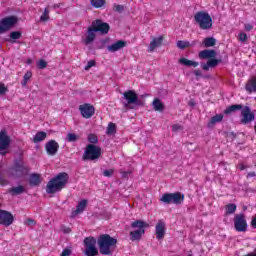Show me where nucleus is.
<instances>
[{
  "mask_svg": "<svg viewBox=\"0 0 256 256\" xmlns=\"http://www.w3.org/2000/svg\"><path fill=\"white\" fill-rule=\"evenodd\" d=\"M83 245L85 247L83 254L86 256H97L99 253L100 255L113 256L115 249H117V239L109 234H102L98 239L89 236L83 240ZM97 245L99 249H97Z\"/></svg>",
  "mask_w": 256,
  "mask_h": 256,
  "instance_id": "nucleus-1",
  "label": "nucleus"
},
{
  "mask_svg": "<svg viewBox=\"0 0 256 256\" xmlns=\"http://www.w3.org/2000/svg\"><path fill=\"white\" fill-rule=\"evenodd\" d=\"M235 111H241L240 114V124L241 125H249L255 121V113L251 111V107L243 106L241 104H234L229 106L227 109L224 110V115H231V113Z\"/></svg>",
  "mask_w": 256,
  "mask_h": 256,
  "instance_id": "nucleus-2",
  "label": "nucleus"
},
{
  "mask_svg": "<svg viewBox=\"0 0 256 256\" xmlns=\"http://www.w3.org/2000/svg\"><path fill=\"white\" fill-rule=\"evenodd\" d=\"M69 182V174L66 172L58 173L54 178H52L46 185V193L48 195H54V193H59V191L67 187Z\"/></svg>",
  "mask_w": 256,
  "mask_h": 256,
  "instance_id": "nucleus-3",
  "label": "nucleus"
},
{
  "mask_svg": "<svg viewBox=\"0 0 256 256\" xmlns=\"http://www.w3.org/2000/svg\"><path fill=\"white\" fill-rule=\"evenodd\" d=\"M29 171L31 168L21 160H15L14 166L10 167L6 170L8 177H13L14 179H20V177H25V175H29Z\"/></svg>",
  "mask_w": 256,
  "mask_h": 256,
  "instance_id": "nucleus-4",
  "label": "nucleus"
},
{
  "mask_svg": "<svg viewBox=\"0 0 256 256\" xmlns=\"http://www.w3.org/2000/svg\"><path fill=\"white\" fill-rule=\"evenodd\" d=\"M194 21L202 31H211L213 29V18L205 11H198L194 15Z\"/></svg>",
  "mask_w": 256,
  "mask_h": 256,
  "instance_id": "nucleus-5",
  "label": "nucleus"
},
{
  "mask_svg": "<svg viewBox=\"0 0 256 256\" xmlns=\"http://www.w3.org/2000/svg\"><path fill=\"white\" fill-rule=\"evenodd\" d=\"M132 229H136L130 232L131 241H141V237L145 235V229L149 227V224L143 220H136L131 223Z\"/></svg>",
  "mask_w": 256,
  "mask_h": 256,
  "instance_id": "nucleus-6",
  "label": "nucleus"
},
{
  "mask_svg": "<svg viewBox=\"0 0 256 256\" xmlns=\"http://www.w3.org/2000/svg\"><path fill=\"white\" fill-rule=\"evenodd\" d=\"M123 97L126 102H124V107H129V105H136V107H144L145 101L139 99V95L135 90H128L123 93Z\"/></svg>",
  "mask_w": 256,
  "mask_h": 256,
  "instance_id": "nucleus-7",
  "label": "nucleus"
},
{
  "mask_svg": "<svg viewBox=\"0 0 256 256\" xmlns=\"http://www.w3.org/2000/svg\"><path fill=\"white\" fill-rule=\"evenodd\" d=\"M160 201L166 205H171V203L173 205H181V203L185 201V194L181 192L164 193L160 198Z\"/></svg>",
  "mask_w": 256,
  "mask_h": 256,
  "instance_id": "nucleus-8",
  "label": "nucleus"
},
{
  "mask_svg": "<svg viewBox=\"0 0 256 256\" xmlns=\"http://www.w3.org/2000/svg\"><path fill=\"white\" fill-rule=\"evenodd\" d=\"M101 157V147L88 144L82 156L83 161H95Z\"/></svg>",
  "mask_w": 256,
  "mask_h": 256,
  "instance_id": "nucleus-9",
  "label": "nucleus"
},
{
  "mask_svg": "<svg viewBox=\"0 0 256 256\" xmlns=\"http://www.w3.org/2000/svg\"><path fill=\"white\" fill-rule=\"evenodd\" d=\"M17 23H19V18L14 15L2 18L0 20V34L11 31V29H13Z\"/></svg>",
  "mask_w": 256,
  "mask_h": 256,
  "instance_id": "nucleus-10",
  "label": "nucleus"
},
{
  "mask_svg": "<svg viewBox=\"0 0 256 256\" xmlns=\"http://www.w3.org/2000/svg\"><path fill=\"white\" fill-rule=\"evenodd\" d=\"M247 219H245V214H237L234 217V228L238 233H245L247 231Z\"/></svg>",
  "mask_w": 256,
  "mask_h": 256,
  "instance_id": "nucleus-11",
  "label": "nucleus"
},
{
  "mask_svg": "<svg viewBox=\"0 0 256 256\" xmlns=\"http://www.w3.org/2000/svg\"><path fill=\"white\" fill-rule=\"evenodd\" d=\"M91 27L96 33H101V35H107V33H109V29H111L109 23L103 22V20L100 19L93 21Z\"/></svg>",
  "mask_w": 256,
  "mask_h": 256,
  "instance_id": "nucleus-12",
  "label": "nucleus"
},
{
  "mask_svg": "<svg viewBox=\"0 0 256 256\" xmlns=\"http://www.w3.org/2000/svg\"><path fill=\"white\" fill-rule=\"evenodd\" d=\"M15 222V216L7 210H0V225L9 227Z\"/></svg>",
  "mask_w": 256,
  "mask_h": 256,
  "instance_id": "nucleus-13",
  "label": "nucleus"
},
{
  "mask_svg": "<svg viewBox=\"0 0 256 256\" xmlns=\"http://www.w3.org/2000/svg\"><path fill=\"white\" fill-rule=\"evenodd\" d=\"M80 114L84 119H91L95 115V106L86 103L79 106Z\"/></svg>",
  "mask_w": 256,
  "mask_h": 256,
  "instance_id": "nucleus-14",
  "label": "nucleus"
},
{
  "mask_svg": "<svg viewBox=\"0 0 256 256\" xmlns=\"http://www.w3.org/2000/svg\"><path fill=\"white\" fill-rule=\"evenodd\" d=\"M45 150L47 155L53 157L59 152V143H57L55 140H50L45 144Z\"/></svg>",
  "mask_w": 256,
  "mask_h": 256,
  "instance_id": "nucleus-15",
  "label": "nucleus"
},
{
  "mask_svg": "<svg viewBox=\"0 0 256 256\" xmlns=\"http://www.w3.org/2000/svg\"><path fill=\"white\" fill-rule=\"evenodd\" d=\"M11 145V137L7 135L6 130L0 131V151H5Z\"/></svg>",
  "mask_w": 256,
  "mask_h": 256,
  "instance_id": "nucleus-16",
  "label": "nucleus"
},
{
  "mask_svg": "<svg viewBox=\"0 0 256 256\" xmlns=\"http://www.w3.org/2000/svg\"><path fill=\"white\" fill-rule=\"evenodd\" d=\"M124 47H127V42L125 40H118L117 42L107 46V50L110 53H115L117 51H121Z\"/></svg>",
  "mask_w": 256,
  "mask_h": 256,
  "instance_id": "nucleus-17",
  "label": "nucleus"
},
{
  "mask_svg": "<svg viewBox=\"0 0 256 256\" xmlns=\"http://www.w3.org/2000/svg\"><path fill=\"white\" fill-rule=\"evenodd\" d=\"M199 59H215L217 57V51L205 49L199 52Z\"/></svg>",
  "mask_w": 256,
  "mask_h": 256,
  "instance_id": "nucleus-18",
  "label": "nucleus"
},
{
  "mask_svg": "<svg viewBox=\"0 0 256 256\" xmlns=\"http://www.w3.org/2000/svg\"><path fill=\"white\" fill-rule=\"evenodd\" d=\"M97 33L92 26H90L86 32V38L84 40L85 45H91L93 41H95V38L97 37Z\"/></svg>",
  "mask_w": 256,
  "mask_h": 256,
  "instance_id": "nucleus-19",
  "label": "nucleus"
},
{
  "mask_svg": "<svg viewBox=\"0 0 256 256\" xmlns=\"http://www.w3.org/2000/svg\"><path fill=\"white\" fill-rule=\"evenodd\" d=\"M163 237H165V223L163 220H159L156 224V238L161 240Z\"/></svg>",
  "mask_w": 256,
  "mask_h": 256,
  "instance_id": "nucleus-20",
  "label": "nucleus"
},
{
  "mask_svg": "<svg viewBox=\"0 0 256 256\" xmlns=\"http://www.w3.org/2000/svg\"><path fill=\"white\" fill-rule=\"evenodd\" d=\"M41 174L32 173L29 177V185L30 187H39L41 185Z\"/></svg>",
  "mask_w": 256,
  "mask_h": 256,
  "instance_id": "nucleus-21",
  "label": "nucleus"
},
{
  "mask_svg": "<svg viewBox=\"0 0 256 256\" xmlns=\"http://www.w3.org/2000/svg\"><path fill=\"white\" fill-rule=\"evenodd\" d=\"M163 36H159L157 38H153V40L150 42L148 51L150 53H153L157 47H161L163 44Z\"/></svg>",
  "mask_w": 256,
  "mask_h": 256,
  "instance_id": "nucleus-22",
  "label": "nucleus"
},
{
  "mask_svg": "<svg viewBox=\"0 0 256 256\" xmlns=\"http://www.w3.org/2000/svg\"><path fill=\"white\" fill-rule=\"evenodd\" d=\"M85 207H87V200L80 201L76 206V210L72 211L71 213L72 219H75L79 213H83L85 211Z\"/></svg>",
  "mask_w": 256,
  "mask_h": 256,
  "instance_id": "nucleus-23",
  "label": "nucleus"
},
{
  "mask_svg": "<svg viewBox=\"0 0 256 256\" xmlns=\"http://www.w3.org/2000/svg\"><path fill=\"white\" fill-rule=\"evenodd\" d=\"M152 107L154 111H158L159 113H163L165 111V104L159 98H155L152 102Z\"/></svg>",
  "mask_w": 256,
  "mask_h": 256,
  "instance_id": "nucleus-24",
  "label": "nucleus"
},
{
  "mask_svg": "<svg viewBox=\"0 0 256 256\" xmlns=\"http://www.w3.org/2000/svg\"><path fill=\"white\" fill-rule=\"evenodd\" d=\"M8 193L12 195V197H15L17 195H23V193H25V186L19 185L16 187H12L8 190Z\"/></svg>",
  "mask_w": 256,
  "mask_h": 256,
  "instance_id": "nucleus-25",
  "label": "nucleus"
},
{
  "mask_svg": "<svg viewBox=\"0 0 256 256\" xmlns=\"http://www.w3.org/2000/svg\"><path fill=\"white\" fill-rule=\"evenodd\" d=\"M179 63L184 67H199V62L187 58H180Z\"/></svg>",
  "mask_w": 256,
  "mask_h": 256,
  "instance_id": "nucleus-26",
  "label": "nucleus"
},
{
  "mask_svg": "<svg viewBox=\"0 0 256 256\" xmlns=\"http://www.w3.org/2000/svg\"><path fill=\"white\" fill-rule=\"evenodd\" d=\"M246 91L248 93H256V78H252L247 82Z\"/></svg>",
  "mask_w": 256,
  "mask_h": 256,
  "instance_id": "nucleus-27",
  "label": "nucleus"
},
{
  "mask_svg": "<svg viewBox=\"0 0 256 256\" xmlns=\"http://www.w3.org/2000/svg\"><path fill=\"white\" fill-rule=\"evenodd\" d=\"M45 139H47V133L40 131L33 137V143H41V141H45Z\"/></svg>",
  "mask_w": 256,
  "mask_h": 256,
  "instance_id": "nucleus-28",
  "label": "nucleus"
},
{
  "mask_svg": "<svg viewBox=\"0 0 256 256\" xmlns=\"http://www.w3.org/2000/svg\"><path fill=\"white\" fill-rule=\"evenodd\" d=\"M197 41H193L192 43L188 42V41H183V40H179L177 42V47L178 49H187V47H193L194 45H196Z\"/></svg>",
  "mask_w": 256,
  "mask_h": 256,
  "instance_id": "nucleus-29",
  "label": "nucleus"
},
{
  "mask_svg": "<svg viewBox=\"0 0 256 256\" xmlns=\"http://www.w3.org/2000/svg\"><path fill=\"white\" fill-rule=\"evenodd\" d=\"M203 45L205 47H215V45H217V39L214 37H207L203 40Z\"/></svg>",
  "mask_w": 256,
  "mask_h": 256,
  "instance_id": "nucleus-30",
  "label": "nucleus"
},
{
  "mask_svg": "<svg viewBox=\"0 0 256 256\" xmlns=\"http://www.w3.org/2000/svg\"><path fill=\"white\" fill-rule=\"evenodd\" d=\"M223 114H217L213 116L208 124V127H211V125H215V123H221L223 121Z\"/></svg>",
  "mask_w": 256,
  "mask_h": 256,
  "instance_id": "nucleus-31",
  "label": "nucleus"
},
{
  "mask_svg": "<svg viewBox=\"0 0 256 256\" xmlns=\"http://www.w3.org/2000/svg\"><path fill=\"white\" fill-rule=\"evenodd\" d=\"M107 135H115L117 133V125L113 122H110L106 131Z\"/></svg>",
  "mask_w": 256,
  "mask_h": 256,
  "instance_id": "nucleus-32",
  "label": "nucleus"
},
{
  "mask_svg": "<svg viewBox=\"0 0 256 256\" xmlns=\"http://www.w3.org/2000/svg\"><path fill=\"white\" fill-rule=\"evenodd\" d=\"M66 141H68V143H76V141H79V136L75 133L69 132L66 136Z\"/></svg>",
  "mask_w": 256,
  "mask_h": 256,
  "instance_id": "nucleus-33",
  "label": "nucleus"
},
{
  "mask_svg": "<svg viewBox=\"0 0 256 256\" xmlns=\"http://www.w3.org/2000/svg\"><path fill=\"white\" fill-rule=\"evenodd\" d=\"M109 38H104L96 42V49H105V46L109 43Z\"/></svg>",
  "mask_w": 256,
  "mask_h": 256,
  "instance_id": "nucleus-34",
  "label": "nucleus"
},
{
  "mask_svg": "<svg viewBox=\"0 0 256 256\" xmlns=\"http://www.w3.org/2000/svg\"><path fill=\"white\" fill-rule=\"evenodd\" d=\"M90 5L95 7V9H101L105 5V0H91Z\"/></svg>",
  "mask_w": 256,
  "mask_h": 256,
  "instance_id": "nucleus-35",
  "label": "nucleus"
},
{
  "mask_svg": "<svg viewBox=\"0 0 256 256\" xmlns=\"http://www.w3.org/2000/svg\"><path fill=\"white\" fill-rule=\"evenodd\" d=\"M21 37H22V34H21V32H19V31H13V32H11L10 33V42L11 43H15V41L17 40V39H21Z\"/></svg>",
  "mask_w": 256,
  "mask_h": 256,
  "instance_id": "nucleus-36",
  "label": "nucleus"
},
{
  "mask_svg": "<svg viewBox=\"0 0 256 256\" xmlns=\"http://www.w3.org/2000/svg\"><path fill=\"white\" fill-rule=\"evenodd\" d=\"M237 211V205L231 203L226 206V213L227 215H233Z\"/></svg>",
  "mask_w": 256,
  "mask_h": 256,
  "instance_id": "nucleus-37",
  "label": "nucleus"
},
{
  "mask_svg": "<svg viewBox=\"0 0 256 256\" xmlns=\"http://www.w3.org/2000/svg\"><path fill=\"white\" fill-rule=\"evenodd\" d=\"M88 142L92 143V145H95V144L99 143V138L95 134H89L88 135Z\"/></svg>",
  "mask_w": 256,
  "mask_h": 256,
  "instance_id": "nucleus-38",
  "label": "nucleus"
},
{
  "mask_svg": "<svg viewBox=\"0 0 256 256\" xmlns=\"http://www.w3.org/2000/svg\"><path fill=\"white\" fill-rule=\"evenodd\" d=\"M40 21H49V8H45L43 14L40 17Z\"/></svg>",
  "mask_w": 256,
  "mask_h": 256,
  "instance_id": "nucleus-39",
  "label": "nucleus"
},
{
  "mask_svg": "<svg viewBox=\"0 0 256 256\" xmlns=\"http://www.w3.org/2000/svg\"><path fill=\"white\" fill-rule=\"evenodd\" d=\"M6 185H9V180L0 172V187H6Z\"/></svg>",
  "mask_w": 256,
  "mask_h": 256,
  "instance_id": "nucleus-40",
  "label": "nucleus"
},
{
  "mask_svg": "<svg viewBox=\"0 0 256 256\" xmlns=\"http://www.w3.org/2000/svg\"><path fill=\"white\" fill-rule=\"evenodd\" d=\"M210 67H217L219 63H221V60L215 59V58H210L208 61Z\"/></svg>",
  "mask_w": 256,
  "mask_h": 256,
  "instance_id": "nucleus-41",
  "label": "nucleus"
},
{
  "mask_svg": "<svg viewBox=\"0 0 256 256\" xmlns=\"http://www.w3.org/2000/svg\"><path fill=\"white\" fill-rule=\"evenodd\" d=\"M47 68V62L43 59L38 61V69H46Z\"/></svg>",
  "mask_w": 256,
  "mask_h": 256,
  "instance_id": "nucleus-42",
  "label": "nucleus"
},
{
  "mask_svg": "<svg viewBox=\"0 0 256 256\" xmlns=\"http://www.w3.org/2000/svg\"><path fill=\"white\" fill-rule=\"evenodd\" d=\"M114 11L117 13H123V11H125V7L123 5H114Z\"/></svg>",
  "mask_w": 256,
  "mask_h": 256,
  "instance_id": "nucleus-43",
  "label": "nucleus"
},
{
  "mask_svg": "<svg viewBox=\"0 0 256 256\" xmlns=\"http://www.w3.org/2000/svg\"><path fill=\"white\" fill-rule=\"evenodd\" d=\"M91 67H95V60L88 61L87 65L84 67L85 71H89Z\"/></svg>",
  "mask_w": 256,
  "mask_h": 256,
  "instance_id": "nucleus-44",
  "label": "nucleus"
},
{
  "mask_svg": "<svg viewBox=\"0 0 256 256\" xmlns=\"http://www.w3.org/2000/svg\"><path fill=\"white\" fill-rule=\"evenodd\" d=\"M25 225H27L28 227H33V225H37V222L31 218H28L25 221Z\"/></svg>",
  "mask_w": 256,
  "mask_h": 256,
  "instance_id": "nucleus-45",
  "label": "nucleus"
},
{
  "mask_svg": "<svg viewBox=\"0 0 256 256\" xmlns=\"http://www.w3.org/2000/svg\"><path fill=\"white\" fill-rule=\"evenodd\" d=\"M7 91H8L7 87H5V85L3 83H0V96L5 95V93H7Z\"/></svg>",
  "mask_w": 256,
  "mask_h": 256,
  "instance_id": "nucleus-46",
  "label": "nucleus"
},
{
  "mask_svg": "<svg viewBox=\"0 0 256 256\" xmlns=\"http://www.w3.org/2000/svg\"><path fill=\"white\" fill-rule=\"evenodd\" d=\"M239 41H241V43H245V41H247V34L246 33H240L239 34Z\"/></svg>",
  "mask_w": 256,
  "mask_h": 256,
  "instance_id": "nucleus-47",
  "label": "nucleus"
},
{
  "mask_svg": "<svg viewBox=\"0 0 256 256\" xmlns=\"http://www.w3.org/2000/svg\"><path fill=\"white\" fill-rule=\"evenodd\" d=\"M113 169H110V170H104L103 171V175L104 177H112L113 176Z\"/></svg>",
  "mask_w": 256,
  "mask_h": 256,
  "instance_id": "nucleus-48",
  "label": "nucleus"
},
{
  "mask_svg": "<svg viewBox=\"0 0 256 256\" xmlns=\"http://www.w3.org/2000/svg\"><path fill=\"white\" fill-rule=\"evenodd\" d=\"M60 256H71V249L65 248Z\"/></svg>",
  "mask_w": 256,
  "mask_h": 256,
  "instance_id": "nucleus-49",
  "label": "nucleus"
},
{
  "mask_svg": "<svg viewBox=\"0 0 256 256\" xmlns=\"http://www.w3.org/2000/svg\"><path fill=\"white\" fill-rule=\"evenodd\" d=\"M32 75H33V73H31V71H27V72L25 73L23 79H24L25 81H29V80L31 79Z\"/></svg>",
  "mask_w": 256,
  "mask_h": 256,
  "instance_id": "nucleus-50",
  "label": "nucleus"
},
{
  "mask_svg": "<svg viewBox=\"0 0 256 256\" xmlns=\"http://www.w3.org/2000/svg\"><path fill=\"white\" fill-rule=\"evenodd\" d=\"M201 67H202L203 71H209V68L211 66L209 65V62L207 61V63H202Z\"/></svg>",
  "mask_w": 256,
  "mask_h": 256,
  "instance_id": "nucleus-51",
  "label": "nucleus"
},
{
  "mask_svg": "<svg viewBox=\"0 0 256 256\" xmlns=\"http://www.w3.org/2000/svg\"><path fill=\"white\" fill-rule=\"evenodd\" d=\"M181 129H183V127L179 124H174L172 126V131H181Z\"/></svg>",
  "mask_w": 256,
  "mask_h": 256,
  "instance_id": "nucleus-52",
  "label": "nucleus"
},
{
  "mask_svg": "<svg viewBox=\"0 0 256 256\" xmlns=\"http://www.w3.org/2000/svg\"><path fill=\"white\" fill-rule=\"evenodd\" d=\"M194 75L196 77H202L203 76V73L201 72V70L197 69V70H194Z\"/></svg>",
  "mask_w": 256,
  "mask_h": 256,
  "instance_id": "nucleus-53",
  "label": "nucleus"
},
{
  "mask_svg": "<svg viewBox=\"0 0 256 256\" xmlns=\"http://www.w3.org/2000/svg\"><path fill=\"white\" fill-rule=\"evenodd\" d=\"M251 227H253V229H256V215L251 220Z\"/></svg>",
  "mask_w": 256,
  "mask_h": 256,
  "instance_id": "nucleus-54",
  "label": "nucleus"
},
{
  "mask_svg": "<svg viewBox=\"0 0 256 256\" xmlns=\"http://www.w3.org/2000/svg\"><path fill=\"white\" fill-rule=\"evenodd\" d=\"M245 31H252V29H253V25H251V24H245Z\"/></svg>",
  "mask_w": 256,
  "mask_h": 256,
  "instance_id": "nucleus-55",
  "label": "nucleus"
},
{
  "mask_svg": "<svg viewBox=\"0 0 256 256\" xmlns=\"http://www.w3.org/2000/svg\"><path fill=\"white\" fill-rule=\"evenodd\" d=\"M129 175H131V171L122 172V177L124 179H127V177H129Z\"/></svg>",
  "mask_w": 256,
  "mask_h": 256,
  "instance_id": "nucleus-56",
  "label": "nucleus"
},
{
  "mask_svg": "<svg viewBox=\"0 0 256 256\" xmlns=\"http://www.w3.org/2000/svg\"><path fill=\"white\" fill-rule=\"evenodd\" d=\"M246 177H247V179H251V177H256V173L255 172H249Z\"/></svg>",
  "mask_w": 256,
  "mask_h": 256,
  "instance_id": "nucleus-57",
  "label": "nucleus"
},
{
  "mask_svg": "<svg viewBox=\"0 0 256 256\" xmlns=\"http://www.w3.org/2000/svg\"><path fill=\"white\" fill-rule=\"evenodd\" d=\"M27 81L28 80H24V78H23V81L21 82L22 87H26L27 86Z\"/></svg>",
  "mask_w": 256,
  "mask_h": 256,
  "instance_id": "nucleus-58",
  "label": "nucleus"
},
{
  "mask_svg": "<svg viewBox=\"0 0 256 256\" xmlns=\"http://www.w3.org/2000/svg\"><path fill=\"white\" fill-rule=\"evenodd\" d=\"M247 169V166L240 164V171H245Z\"/></svg>",
  "mask_w": 256,
  "mask_h": 256,
  "instance_id": "nucleus-59",
  "label": "nucleus"
},
{
  "mask_svg": "<svg viewBox=\"0 0 256 256\" xmlns=\"http://www.w3.org/2000/svg\"><path fill=\"white\" fill-rule=\"evenodd\" d=\"M63 231L64 233H71V228H65Z\"/></svg>",
  "mask_w": 256,
  "mask_h": 256,
  "instance_id": "nucleus-60",
  "label": "nucleus"
},
{
  "mask_svg": "<svg viewBox=\"0 0 256 256\" xmlns=\"http://www.w3.org/2000/svg\"><path fill=\"white\" fill-rule=\"evenodd\" d=\"M189 105H190L191 107H195V102L190 101V102H189Z\"/></svg>",
  "mask_w": 256,
  "mask_h": 256,
  "instance_id": "nucleus-61",
  "label": "nucleus"
},
{
  "mask_svg": "<svg viewBox=\"0 0 256 256\" xmlns=\"http://www.w3.org/2000/svg\"><path fill=\"white\" fill-rule=\"evenodd\" d=\"M244 256H256V253L255 254H247V255H244Z\"/></svg>",
  "mask_w": 256,
  "mask_h": 256,
  "instance_id": "nucleus-62",
  "label": "nucleus"
},
{
  "mask_svg": "<svg viewBox=\"0 0 256 256\" xmlns=\"http://www.w3.org/2000/svg\"><path fill=\"white\" fill-rule=\"evenodd\" d=\"M1 155H7V152H1Z\"/></svg>",
  "mask_w": 256,
  "mask_h": 256,
  "instance_id": "nucleus-63",
  "label": "nucleus"
},
{
  "mask_svg": "<svg viewBox=\"0 0 256 256\" xmlns=\"http://www.w3.org/2000/svg\"><path fill=\"white\" fill-rule=\"evenodd\" d=\"M130 109H133V107H132V106H130Z\"/></svg>",
  "mask_w": 256,
  "mask_h": 256,
  "instance_id": "nucleus-64",
  "label": "nucleus"
}]
</instances>
